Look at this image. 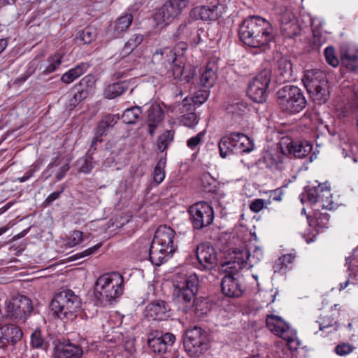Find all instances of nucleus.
Wrapping results in <instances>:
<instances>
[{
    "mask_svg": "<svg viewBox=\"0 0 358 358\" xmlns=\"http://www.w3.org/2000/svg\"><path fill=\"white\" fill-rule=\"evenodd\" d=\"M238 36L246 45L264 50L268 48L269 43L275 38L271 23L259 16L245 19L239 27Z\"/></svg>",
    "mask_w": 358,
    "mask_h": 358,
    "instance_id": "f257e3e1",
    "label": "nucleus"
},
{
    "mask_svg": "<svg viewBox=\"0 0 358 358\" xmlns=\"http://www.w3.org/2000/svg\"><path fill=\"white\" fill-rule=\"evenodd\" d=\"M312 150V145L307 141H294L289 136L282 137L280 141V152L268 154L265 157L267 166L272 171H282L287 154L293 155L296 158L307 156Z\"/></svg>",
    "mask_w": 358,
    "mask_h": 358,
    "instance_id": "f03ea898",
    "label": "nucleus"
},
{
    "mask_svg": "<svg viewBox=\"0 0 358 358\" xmlns=\"http://www.w3.org/2000/svg\"><path fill=\"white\" fill-rule=\"evenodd\" d=\"M123 292L124 278L118 272L105 273L95 282L94 296L104 306L116 302Z\"/></svg>",
    "mask_w": 358,
    "mask_h": 358,
    "instance_id": "7ed1b4c3",
    "label": "nucleus"
},
{
    "mask_svg": "<svg viewBox=\"0 0 358 358\" xmlns=\"http://www.w3.org/2000/svg\"><path fill=\"white\" fill-rule=\"evenodd\" d=\"M50 306L55 316L66 322L73 321L80 307V300L72 290L64 289L54 296Z\"/></svg>",
    "mask_w": 358,
    "mask_h": 358,
    "instance_id": "20e7f679",
    "label": "nucleus"
},
{
    "mask_svg": "<svg viewBox=\"0 0 358 358\" xmlns=\"http://www.w3.org/2000/svg\"><path fill=\"white\" fill-rule=\"evenodd\" d=\"M276 101L280 109L288 114L301 112L307 101L302 90L294 85H285L276 93Z\"/></svg>",
    "mask_w": 358,
    "mask_h": 358,
    "instance_id": "39448f33",
    "label": "nucleus"
},
{
    "mask_svg": "<svg viewBox=\"0 0 358 358\" xmlns=\"http://www.w3.org/2000/svg\"><path fill=\"white\" fill-rule=\"evenodd\" d=\"M264 257L263 249L259 246L245 248H234L229 253L227 266L235 271H241L248 266L250 268L259 263Z\"/></svg>",
    "mask_w": 358,
    "mask_h": 358,
    "instance_id": "423d86ee",
    "label": "nucleus"
},
{
    "mask_svg": "<svg viewBox=\"0 0 358 358\" xmlns=\"http://www.w3.org/2000/svg\"><path fill=\"white\" fill-rule=\"evenodd\" d=\"M174 294L179 303L191 304L198 292L196 274L178 273L173 279Z\"/></svg>",
    "mask_w": 358,
    "mask_h": 358,
    "instance_id": "0eeeda50",
    "label": "nucleus"
},
{
    "mask_svg": "<svg viewBox=\"0 0 358 358\" xmlns=\"http://www.w3.org/2000/svg\"><path fill=\"white\" fill-rule=\"evenodd\" d=\"M305 192L308 201L311 203H319L322 209L336 208V203L333 201L331 187L327 180L323 182L314 180L312 184L305 187Z\"/></svg>",
    "mask_w": 358,
    "mask_h": 358,
    "instance_id": "6e6552de",
    "label": "nucleus"
},
{
    "mask_svg": "<svg viewBox=\"0 0 358 358\" xmlns=\"http://www.w3.org/2000/svg\"><path fill=\"white\" fill-rule=\"evenodd\" d=\"M184 348L190 357H201L209 349V340L206 332L197 327L187 330Z\"/></svg>",
    "mask_w": 358,
    "mask_h": 358,
    "instance_id": "1a4fd4ad",
    "label": "nucleus"
},
{
    "mask_svg": "<svg viewBox=\"0 0 358 358\" xmlns=\"http://www.w3.org/2000/svg\"><path fill=\"white\" fill-rule=\"evenodd\" d=\"M267 328L275 335L287 341V345L290 350H296L299 342L296 341V334L290 328L280 317L270 315L266 319Z\"/></svg>",
    "mask_w": 358,
    "mask_h": 358,
    "instance_id": "9d476101",
    "label": "nucleus"
},
{
    "mask_svg": "<svg viewBox=\"0 0 358 358\" xmlns=\"http://www.w3.org/2000/svg\"><path fill=\"white\" fill-rule=\"evenodd\" d=\"M271 70H262L250 83L247 94L255 102L264 103L268 96V88L271 83Z\"/></svg>",
    "mask_w": 358,
    "mask_h": 358,
    "instance_id": "9b49d317",
    "label": "nucleus"
},
{
    "mask_svg": "<svg viewBox=\"0 0 358 358\" xmlns=\"http://www.w3.org/2000/svg\"><path fill=\"white\" fill-rule=\"evenodd\" d=\"M32 310L31 301L23 295L13 297L6 306V316L20 322H24Z\"/></svg>",
    "mask_w": 358,
    "mask_h": 358,
    "instance_id": "f8f14e48",
    "label": "nucleus"
},
{
    "mask_svg": "<svg viewBox=\"0 0 358 358\" xmlns=\"http://www.w3.org/2000/svg\"><path fill=\"white\" fill-rule=\"evenodd\" d=\"M194 229H201L211 224L214 220L213 207L206 202H198L188 210Z\"/></svg>",
    "mask_w": 358,
    "mask_h": 358,
    "instance_id": "ddd939ff",
    "label": "nucleus"
},
{
    "mask_svg": "<svg viewBox=\"0 0 358 358\" xmlns=\"http://www.w3.org/2000/svg\"><path fill=\"white\" fill-rule=\"evenodd\" d=\"M176 341V336L171 333L162 334L155 331L148 334V345L153 352L157 354L166 353Z\"/></svg>",
    "mask_w": 358,
    "mask_h": 358,
    "instance_id": "4468645a",
    "label": "nucleus"
},
{
    "mask_svg": "<svg viewBox=\"0 0 358 358\" xmlns=\"http://www.w3.org/2000/svg\"><path fill=\"white\" fill-rule=\"evenodd\" d=\"M226 262L222 266L226 267L225 271L228 273L222 279L221 287L223 294L228 297H239L242 294L241 285L238 280V272L227 266Z\"/></svg>",
    "mask_w": 358,
    "mask_h": 358,
    "instance_id": "2eb2a0df",
    "label": "nucleus"
},
{
    "mask_svg": "<svg viewBox=\"0 0 358 358\" xmlns=\"http://www.w3.org/2000/svg\"><path fill=\"white\" fill-rule=\"evenodd\" d=\"M222 5L218 1L209 5L196 6L190 11V16L194 20L215 21L222 16Z\"/></svg>",
    "mask_w": 358,
    "mask_h": 358,
    "instance_id": "dca6fc26",
    "label": "nucleus"
},
{
    "mask_svg": "<svg viewBox=\"0 0 358 358\" xmlns=\"http://www.w3.org/2000/svg\"><path fill=\"white\" fill-rule=\"evenodd\" d=\"M196 258L201 266L206 270L215 268L218 262L215 249L208 243L199 244L196 248Z\"/></svg>",
    "mask_w": 358,
    "mask_h": 358,
    "instance_id": "f3484780",
    "label": "nucleus"
},
{
    "mask_svg": "<svg viewBox=\"0 0 358 358\" xmlns=\"http://www.w3.org/2000/svg\"><path fill=\"white\" fill-rule=\"evenodd\" d=\"M182 11V10L173 0H168L156 11L154 20L157 24L168 25L180 15Z\"/></svg>",
    "mask_w": 358,
    "mask_h": 358,
    "instance_id": "a211bd4d",
    "label": "nucleus"
},
{
    "mask_svg": "<svg viewBox=\"0 0 358 358\" xmlns=\"http://www.w3.org/2000/svg\"><path fill=\"white\" fill-rule=\"evenodd\" d=\"M133 19L132 14L124 13L110 23L107 29V34L112 38H122L131 27Z\"/></svg>",
    "mask_w": 358,
    "mask_h": 358,
    "instance_id": "6ab92c4d",
    "label": "nucleus"
},
{
    "mask_svg": "<svg viewBox=\"0 0 358 358\" xmlns=\"http://www.w3.org/2000/svg\"><path fill=\"white\" fill-rule=\"evenodd\" d=\"M170 310L171 308L166 301L157 300L146 306L144 315L148 319L164 320L169 317Z\"/></svg>",
    "mask_w": 358,
    "mask_h": 358,
    "instance_id": "aec40b11",
    "label": "nucleus"
},
{
    "mask_svg": "<svg viewBox=\"0 0 358 358\" xmlns=\"http://www.w3.org/2000/svg\"><path fill=\"white\" fill-rule=\"evenodd\" d=\"M302 81L308 92H314L319 86L328 84L326 75L317 69L306 70Z\"/></svg>",
    "mask_w": 358,
    "mask_h": 358,
    "instance_id": "412c9836",
    "label": "nucleus"
},
{
    "mask_svg": "<svg viewBox=\"0 0 358 358\" xmlns=\"http://www.w3.org/2000/svg\"><path fill=\"white\" fill-rule=\"evenodd\" d=\"M176 232L171 227L166 225L159 226L155 231L152 241L169 250L171 248L172 251L175 252L177 250V245L173 241Z\"/></svg>",
    "mask_w": 358,
    "mask_h": 358,
    "instance_id": "4be33fe9",
    "label": "nucleus"
},
{
    "mask_svg": "<svg viewBox=\"0 0 358 358\" xmlns=\"http://www.w3.org/2000/svg\"><path fill=\"white\" fill-rule=\"evenodd\" d=\"M173 252L171 248L169 250L152 241L149 248V259L154 265L160 266L169 259Z\"/></svg>",
    "mask_w": 358,
    "mask_h": 358,
    "instance_id": "5701e85b",
    "label": "nucleus"
},
{
    "mask_svg": "<svg viewBox=\"0 0 358 358\" xmlns=\"http://www.w3.org/2000/svg\"><path fill=\"white\" fill-rule=\"evenodd\" d=\"M164 111L157 104L151 105L147 110L146 124L148 134L153 136L156 129L164 119Z\"/></svg>",
    "mask_w": 358,
    "mask_h": 358,
    "instance_id": "b1692460",
    "label": "nucleus"
},
{
    "mask_svg": "<svg viewBox=\"0 0 358 358\" xmlns=\"http://www.w3.org/2000/svg\"><path fill=\"white\" fill-rule=\"evenodd\" d=\"M292 64L286 57H282L277 61L275 75L280 83H286L292 79Z\"/></svg>",
    "mask_w": 358,
    "mask_h": 358,
    "instance_id": "393cba45",
    "label": "nucleus"
},
{
    "mask_svg": "<svg viewBox=\"0 0 358 358\" xmlns=\"http://www.w3.org/2000/svg\"><path fill=\"white\" fill-rule=\"evenodd\" d=\"M195 30L196 27L192 20H185L173 34V38L175 41L185 40L190 42L192 40V35Z\"/></svg>",
    "mask_w": 358,
    "mask_h": 358,
    "instance_id": "a878e982",
    "label": "nucleus"
},
{
    "mask_svg": "<svg viewBox=\"0 0 358 358\" xmlns=\"http://www.w3.org/2000/svg\"><path fill=\"white\" fill-rule=\"evenodd\" d=\"M234 134H237V132H232L228 135L223 136L219 143V151L221 157L225 158L227 156L229 155H232L236 152V138L233 136Z\"/></svg>",
    "mask_w": 358,
    "mask_h": 358,
    "instance_id": "bb28decb",
    "label": "nucleus"
},
{
    "mask_svg": "<svg viewBox=\"0 0 358 358\" xmlns=\"http://www.w3.org/2000/svg\"><path fill=\"white\" fill-rule=\"evenodd\" d=\"M209 96V91L201 90L196 92L194 96L189 99L185 98L182 101V108L186 111H191L195 109L194 106H200L203 103Z\"/></svg>",
    "mask_w": 358,
    "mask_h": 358,
    "instance_id": "cd10ccee",
    "label": "nucleus"
},
{
    "mask_svg": "<svg viewBox=\"0 0 358 358\" xmlns=\"http://www.w3.org/2000/svg\"><path fill=\"white\" fill-rule=\"evenodd\" d=\"M129 85L130 82L129 80L110 84L104 90V96L108 99H115L128 90Z\"/></svg>",
    "mask_w": 358,
    "mask_h": 358,
    "instance_id": "c85d7f7f",
    "label": "nucleus"
},
{
    "mask_svg": "<svg viewBox=\"0 0 358 358\" xmlns=\"http://www.w3.org/2000/svg\"><path fill=\"white\" fill-rule=\"evenodd\" d=\"M83 355V350L78 345L68 343L64 344L62 348L58 349L57 358H80Z\"/></svg>",
    "mask_w": 358,
    "mask_h": 358,
    "instance_id": "c756f323",
    "label": "nucleus"
},
{
    "mask_svg": "<svg viewBox=\"0 0 358 358\" xmlns=\"http://www.w3.org/2000/svg\"><path fill=\"white\" fill-rule=\"evenodd\" d=\"M88 68L87 63H80L64 73L61 77V81L65 84H70L84 74Z\"/></svg>",
    "mask_w": 358,
    "mask_h": 358,
    "instance_id": "7c9ffc66",
    "label": "nucleus"
},
{
    "mask_svg": "<svg viewBox=\"0 0 358 358\" xmlns=\"http://www.w3.org/2000/svg\"><path fill=\"white\" fill-rule=\"evenodd\" d=\"M216 78L217 73L215 66L210 63L207 64L201 73L200 82L201 85L210 88L213 86Z\"/></svg>",
    "mask_w": 358,
    "mask_h": 358,
    "instance_id": "2f4dec72",
    "label": "nucleus"
},
{
    "mask_svg": "<svg viewBox=\"0 0 358 358\" xmlns=\"http://www.w3.org/2000/svg\"><path fill=\"white\" fill-rule=\"evenodd\" d=\"M119 119L118 115L107 113L103 115L101 120L97 124L96 129L101 132V134H105L106 135L109 130L113 129L117 123Z\"/></svg>",
    "mask_w": 358,
    "mask_h": 358,
    "instance_id": "473e14b6",
    "label": "nucleus"
},
{
    "mask_svg": "<svg viewBox=\"0 0 358 358\" xmlns=\"http://www.w3.org/2000/svg\"><path fill=\"white\" fill-rule=\"evenodd\" d=\"M62 58L63 55L60 52H55L49 56L47 61H45V64H44L43 75H48L58 69L62 63Z\"/></svg>",
    "mask_w": 358,
    "mask_h": 358,
    "instance_id": "72a5a7b5",
    "label": "nucleus"
},
{
    "mask_svg": "<svg viewBox=\"0 0 358 358\" xmlns=\"http://www.w3.org/2000/svg\"><path fill=\"white\" fill-rule=\"evenodd\" d=\"M4 336L8 338L9 343L15 345L22 336V331L20 328L14 324H7L1 327Z\"/></svg>",
    "mask_w": 358,
    "mask_h": 358,
    "instance_id": "f704fd0d",
    "label": "nucleus"
},
{
    "mask_svg": "<svg viewBox=\"0 0 358 358\" xmlns=\"http://www.w3.org/2000/svg\"><path fill=\"white\" fill-rule=\"evenodd\" d=\"M236 138V152H250L254 149V144L248 136L243 133L234 134Z\"/></svg>",
    "mask_w": 358,
    "mask_h": 358,
    "instance_id": "c9c22d12",
    "label": "nucleus"
},
{
    "mask_svg": "<svg viewBox=\"0 0 358 358\" xmlns=\"http://www.w3.org/2000/svg\"><path fill=\"white\" fill-rule=\"evenodd\" d=\"M310 98L315 104L321 105L327 101L329 97V85L319 86L314 92H308Z\"/></svg>",
    "mask_w": 358,
    "mask_h": 358,
    "instance_id": "e433bc0d",
    "label": "nucleus"
},
{
    "mask_svg": "<svg viewBox=\"0 0 358 358\" xmlns=\"http://www.w3.org/2000/svg\"><path fill=\"white\" fill-rule=\"evenodd\" d=\"M329 215L320 212H315L313 218L308 217L310 227L315 228L318 231L327 228L329 222Z\"/></svg>",
    "mask_w": 358,
    "mask_h": 358,
    "instance_id": "4c0bfd02",
    "label": "nucleus"
},
{
    "mask_svg": "<svg viewBox=\"0 0 358 358\" xmlns=\"http://www.w3.org/2000/svg\"><path fill=\"white\" fill-rule=\"evenodd\" d=\"M142 109L139 106H133L126 109L122 115V121L126 124H134L140 118Z\"/></svg>",
    "mask_w": 358,
    "mask_h": 358,
    "instance_id": "58836bf2",
    "label": "nucleus"
},
{
    "mask_svg": "<svg viewBox=\"0 0 358 358\" xmlns=\"http://www.w3.org/2000/svg\"><path fill=\"white\" fill-rule=\"evenodd\" d=\"M96 38V31L92 27H87L78 32L77 40L84 44H90Z\"/></svg>",
    "mask_w": 358,
    "mask_h": 358,
    "instance_id": "ea45409f",
    "label": "nucleus"
},
{
    "mask_svg": "<svg viewBox=\"0 0 358 358\" xmlns=\"http://www.w3.org/2000/svg\"><path fill=\"white\" fill-rule=\"evenodd\" d=\"M174 131L166 130L161 134L157 141V148L160 152H164L168 148L169 144L173 140Z\"/></svg>",
    "mask_w": 358,
    "mask_h": 358,
    "instance_id": "a19ab883",
    "label": "nucleus"
},
{
    "mask_svg": "<svg viewBox=\"0 0 358 358\" xmlns=\"http://www.w3.org/2000/svg\"><path fill=\"white\" fill-rule=\"evenodd\" d=\"M92 160L93 158L90 155H86L85 157L80 158L76 162L78 171L89 173L93 168Z\"/></svg>",
    "mask_w": 358,
    "mask_h": 358,
    "instance_id": "79ce46f5",
    "label": "nucleus"
},
{
    "mask_svg": "<svg viewBox=\"0 0 358 358\" xmlns=\"http://www.w3.org/2000/svg\"><path fill=\"white\" fill-rule=\"evenodd\" d=\"M144 36L141 34H135L132 35L124 45V50L127 53L133 51L143 41Z\"/></svg>",
    "mask_w": 358,
    "mask_h": 358,
    "instance_id": "37998d69",
    "label": "nucleus"
},
{
    "mask_svg": "<svg viewBox=\"0 0 358 358\" xmlns=\"http://www.w3.org/2000/svg\"><path fill=\"white\" fill-rule=\"evenodd\" d=\"M44 64H45V61L41 59L39 56H36L29 63L26 72L29 76L34 74L37 70L40 71L43 74Z\"/></svg>",
    "mask_w": 358,
    "mask_h": 358,
    "instance_id": "c03bdc74",
    "label": "nucleus"
},
{
    "mask_svg": "<svg viewBox=\"0 0 358 358\" xmlns=\"http://www.w3.org/2000/svg\"><path fill=\"white\" fill-rule=\"evenodd\" d=\"M342 62L350 71H356L358 67V57L356 55L345 53L342 56Z\"/></svg>",
    "mask_w": 358,
    "mask_h": 358,
    "instance_id": "a18cd8bd",
    "label": "nucleus"
},
{
    "mask_svg": "<svg viewBox=\"0 0 358 358\" xmlns=\"http://www.w3.org/2000/svg\"><path fill=\"white\" fill-rule=\"evenodd\" d=\"M31 345L35 348L46 350L48 347V343L41 336V332L38 330L34 331L31 336Z\"/></svg>",
    "mask_w": 358,
    "mask_h": 358,
    "instance_id": "49530a36",
    "label": "nucleus"
},
{
    "mask_svg": "<svg viewBox=\"0 0 358 358\" xmlns=\"http://www.w3.org/2000/svg\"><path fill=\"white\" fill-rule=\"evenodd\" d=\"M95 82L94 76L92 74H88L80 80L78 88L80 90H86L89 94L90 91L94 88Z\"/></svg>",
    "mask_w": 358,
    "mask_h": 358,
    "instance_id": "de8ad7c7",
    "label": "nucleus"
},
{
    "mask_svg": "<svg viewBox=\"0 0 358 358\" xmlns=\"http://www.w3.org/2000/svg\"><path fill=\"white\" fill-rule=\"evenodd\" d=\"M83 241V234L80 231H73L66 240V245L70 248L80 244Z\"/></svg>",
    "mask_w": 358,
    "mask_h": 358,
    "instance_id": "09e8293b",
    "label": "nucleus"
},
{
    "mask_svg": "<svg viewBox=\"0 0 358 358\" xmlns=\"http://www.w3.org/2000/svg\"><path fill=\"white\" fill-rule=\"evenodd\" d=\"M324 53L326 61L329 65L334 67H336L338 65L339 61L336 56L335 50L332 46L326 48Z\"/></svg>",
    "mask_w": 358,
    "mask_h": 358,
    "instance_id": "8fccbe9b",
    "label": "nucleus"
},
{
    "mask_svg": "<svg viewBox=\"0 0 358 358\" xmlns=\"http://www.w3.org/2000/svg\"><path fill=\"white\" fill-rule=\"evenodd\" d=\"M206 132L203 130L198 133L196 136L191 137L187 141V145L191 150H194L196 146L201 143Z\"/></svg>",
    "mask_w": 358,
    "mask_h": 358,
    "instance_id": "3c124183",
    "label": "nucleus"
},
{
    "mask_svg": "<svg viewBox=\"0 0 358 358\" xmlns=\"http://www.w3.org/2000/svg\"><path fill=\"white\" fill-rule=\"evenodd\" d=\"M166 160L160 159L156 164L153 171V179H164Z\"/></svg>",
    "mask_w": 358,
    "mask_h": 358,
    "instance_id": "603ef678",
    "label": "nucleus"
},
{
    "mask_svg": "<svg viewBox=\"0 0 358 358\" xmlns=\"http://www.w3.org/2000/svg\"><path fill=\"white\" fill-rule=\"evenodd\" d=\"M182 121L184 125L193 127L198 123L199 120L195 113H188L182 116Z\"/></svg>",
    "mask_w": 358,
    "mask_h": 358,
    "instance_id": "864d4df0",
    "label": "nucleus"
},
{
    "mask_svg": "<svg viewBox=\"0 0 358 358\" xmlns=\"http://www.w3.org/2000/svg\"><path fill=\"white\" fill-rule=\"evenodd\" d=\"M101 247V244H96V245H94L93 247H91L81 252L76 253L73 257H71V259H78L80 258H83L87 256H90L94 253H95L97 250Z\"/></svg>",
    "mask_w": 358,
    "mask_h": 358,
    "instance_id": "5fc2aeb1",
    "label": "nucleus"
},
{
    "mask_svg": "<svg viewBox=\"0 0 358 358\" xmlns=\"http://www.w3.org/2000/svg\"><path fill=\"white\" fill-rule=\"evenodd\" d=\"M355 348L349 345L348 343H341L338 345L335 348V352L340 355L343 356L350 353Z\"/></svg>",
    "mask_w": 358,
    "mask_h": 358,
    "instance_id": "6e6d98bb",
    "label": "nucleus"
},
{
    "mask_svg": "<svg viewBox=\"0 0 358 358\" xmlns=\"http://www.w3.org/2000/svg\"><path fill=\"white\" fill-rule=\"evenodd\" d=\"M266 201L262 199H255L250 205V208L253 213H259L266 208Z\"/></svg>",
    "mask_w": 358,
    "mask_h": 358,
    "instance_id": "4d7b16f0",
    "label": "nucleus"
},
{
    "mask_svg": "<svg viewBox=\"0 0 358 358\" xmlns=\"http://www.w3.org/2000/svg\"><path fill=\"white\" fill-rule=\"evenodd\" d=\"M69 163L66 162L57 170L52 171V172H55L54 177L55 178V179H62L64 177H65L66 173L69 171Z\"/></svg>",
    "mask_w": 358,
    "mask_h": 358,
    "instance_id": "13d9d810",
    "label": "nucleus"
},
{
    "mask_svg": "<svg viewBox=\"0 0 358 358\" xmlns=\"http://www.w3.org/2000/svg\"><path fill=\"white\" fill-rule=\"evenodd\" d=\"M64 191V187H62L59 190L55 191L52 193H51L44 201L43 205L45 206H50L52 202L55 200H57L61 195V194Z\"/></svg>",
    "mask_w": 358,
    "mask_h": 358,
    "instance_id": "bf43d9fd",
    "label": "nucleus"
},
{
    "mask_svg": "<svg viewBox=\"0 0 358 358\" xmlns=\"http://www.w3.org/2000/svg\"><path fill=\"white\" fill-rule=\"evenodd\" d=\"M295 259V255L288 253L282 255L278 259L279 262L283 266L287 267L289 264H292Z\"/></svg>",
    "mask_w": 358,
    "mask_h": 358,
    "instance_id": "052dcab7",
    "label": "nucleus"
},
{
    "mask_svg": "<svg viewBox=\"0 0 358 358\" xmlns=\"http://www.w3.org/2000/svg\"><path fill=\"white\" fill-rule=\"evenodd\" d=\"M99 131L95 128L94 136L92 139L90 149L96 150V145L98 143H101L103 141L102 137L106 136L105 134H100Z\"/></svg>",
    "mask_w": 358,
    "mask_h": 358,
    "instance_id": "680f3d73",
    "label": "nucleus"
},
{
    "mask_svg": "<svg viewBox=\"0 0 358 358\" xmlns=\"http://www.w3.org/2000/svg\"><path fill=\"white\" fill-rule=\"evenodd\" d=\"M178 41H179L178 43L175 47L174 51L173 50V52L171 53L173 56V62H174L176 59V55H177L176 50L177 49L179 48L182 50L181 55H182L183 52L187 49V41L185 40H180ZM178 54L180 55V53L179 52H178Z\"/></svg>",
    "mask_w": 358,
    "mask_h": 358,
    "instance_id": "e2e57ef3",
    "label": "nucleus"
},
{
    "mask_svg": "<svg viewBox=\"0 0 358 358\" xmlns=\"http://www.w3.org/2000/svg\"><path fill=\"white\" fill-rule=\"evenodd\" d=\"M336 323L334 318L328 317L327 320L323 319L320 322L319 329L320 331H323L324 329L333 327Z\"/></svg>",
    "mask_w": 358,
    "mask_h": 358,
    "instance_id": "0e129e2a",
    "label": "nucleus"
},
{
    "mask_svg": "<svg viewBox=\"0 0 358 358\" xmlns=\"http://www.w3.org/2000/svg\"><path fill=\"white\" fill-rule=\"evenodd\" d=\"M184 67L180 64H174L172 66V73L176 79H180L183 75Z\"/></svg>",
    "mask_w": 358,
    "mask_h": 358,
    "instance_id": "69168bd1",
    "label": "nucleus"
},
{
    "mask_svg": "<svg viewBox=\"0 0 358 358\" xmlns=\"http://www.w3.org/2000/svg\"><path fill=\"white\" fill-rule=\"evenodd\" d=\"M283 192L281 188L270 191V199L275 201H280L282 199Z\"/></svg>",
    "mask_w": 358,
    "mask_h": 358,
    "instance_id": "338daca9",
    "label": "nucleus"
},
{
    "mask_svg": "<svg viewBox=\"0 0 358 358\" xmlns=\"http://www.w3.org/2000/svg\"><path fill=\"white\" fill-rule=\"evenodd\" d=\"M88 96V92L86 90H80L78 88L77 92L73 94L74 99L77 101H82L83 99H86Z\"/></svg>",
    "mask_w": 358,
    "mask_h": 358,
    "instance_id": "774afa93",
    "label": "nucleus"
}]
</instances>
